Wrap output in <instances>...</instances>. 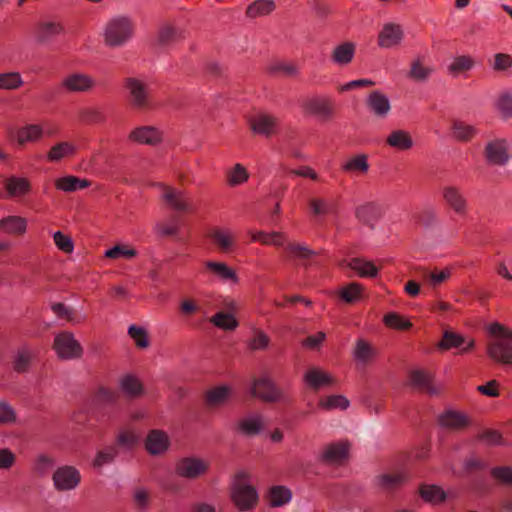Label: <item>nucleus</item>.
I'll use <instances>...</instances> for the list:
<instances>
[{
    "mask_svg": "<svg viewBox=\"0 0 512 512\" xmlns=\"http://www.w3.org/2000/svg\"><path fill=\"white\" fill-rule=\"evenodd\" d=\"M488 331L495 339L488 343L487 355L496 363L512 367V329L494 322Z\"/></svg>",
    "mask_w": 512,
    "mask_h": 512,
    "instance_id": "1",
    "label": "nucleus"
},
{
    "mask_svg": "<svg viewBox=\"0 0 512 512\" xmlns=\"http://www.w3.org/2000/svg\"><path fill=\"white\" fill-rule=\"evenodd\" d=\"M231 499L240 511L253 509L258 503V493L250 483V476L246 472L235 475L231 485Z\"/></svg>",
    "mask_w": 512,
    "mask_h": 512,
    "instance_id": "2",
    "label": "nucleus"
},
{
    "mask_svg": "<svg viewBox=\"0 0 512 512\" xmlns=\"http://www.w3.org/2000/svg\"><path fill=\"white\" fill-rule=\"evenodd\" d=\"M123 88L129 106L135 111H147L152 107L149 84L136 77L124 79Z\"/></svg>",
    "mask_w": 512,
    "mask_h": 512,
    "instance_id": "3",
    "label": "nucleus"
},
{
    "mask_svg": "<svg viewBox=\"0 0 512 512\" xmlns=\"http://www.w3.org/2000/svg\"><path fill=\"white\" fill-rule=\"evenodd\" d=\"M133 33L134 24L129 17H115L105 27L104 41L110 47L121 46L132 37Z\"/></svg>",
    "mask_w": 512,
    "mask_h": 512,
    "instance_id": "4",
    "label": "nucleus"
},
{
    "mask_svg": "<svg viewBox=\"0 0 512 512\" xmlns=\"http://www.w3.org/2000/svg\"><path fill=\"white\" fill-rule=\"evenodd\" d=\"M300 108L305 116L316 117L320 122H328L335 115L334 102L328 96L305 98L301 101Z\"/></svg>",
    "mask_w": 512,
    "mask_h": 512,
    "instance_id": "5",
    "label": "nucleus"
},
{
    "mask_svg": "<svg viewBox=\"0 0 512 512\" xmlns=\"http://www.w3.org/2000/svg\"><path fill=\"white\" fill-rule=\"evenodd\" d=\"M250 394L265 403H276L286 399L284 392L268 376L254 378L250 385Z\"/></svg>",
    "mask_w": 512,
    "mask_h": 512,
    "instance_id": "6",
    "label": "nucleus"
},
{
    "mask_svg": "<svg viewBox=\"0 0 512 512\" xmlns=\"http://www.w3.org/2000/svg\"><path fill=\"white\" fill-rule=\"evenodd\" d=\"M280 124L278 116L267 112L256 113L248 120V126L252 133L264 138L276 135L280 130Z\"/></svg>",
    "mask_w": 512,
    "mask_h": 512,
    "instance_id": "7",
    "label": "nucleus"
},
{
    "mask_svg": "<svg viewBox=\"0 0 512 512\" xmlns=\"http://www.w3.org/2000/svg\"><path fill=\"white\" fill-rule=\"evenodd\" d=\"M53 349L62 360L77 359L83 354L81 344L70 332H62L56 335L53 342Z\"/></svg>",
    "mask_w": 512,
    "mask_h": 512,
    "instance_id": "8",
    "label": "nucleus"
},
{
    "mask_svg": "<svg viewBox=\"0 0 512 512\" xmlns=\"http://www.w3.org/2000/svg\"><path fill=\"white\" fill-rule=\"evenodd\" d=\"M445 206L459 217H466L469 212L468 200L463 191L456 186H445L441 191Z\"/></svg>",
    "mask_w": 512,
    "mask_h": 512,
    "instance_id": "9",
    "label": "nucleus"
},
{
    "mask_svg": "<svg viewBox=\"0 0 512 512\" xmlns=\"http://www.w3.org/2000/svg\"><path fill=\"white\" fill-rule=\"evenodd\" d=\"M208 469V461L197 457L181 458L175 464L176 475L187 479L199 478L205 475Z\"/></svg>",
    "mask_w": 512,
    "mask_h": 512,
    "instance_id": "10",
    "label": "nucleus"
},
{
    "mask_svg": "<svg viewBox=\"0 0 512 512\" xmlns=\"http://www.w3.org/2000/svg\"><path fill=\"white\" fill-rule=\"evenodd\" d=\"M53 483L58 491H68L75 489L80 481V472L73 466H62L59 467L53 473Z\"/></svg>",
    "mask_w": 512,
    "mask_h": 512,
    "instance_id": "11",
    "label": "nucleus"
},
{
    "mask_svg": "<svg viewBox=\"0 0 512 512\" xmlns=\"http://www.w3.org/2000/svg\"><path fill=\"white\" fill-rule=\"evenodd\" d=\"M60 87L70 93H84L95 87V80L88 74L76 72L66 75Z\"/></svg>",
    "mask_w": 512,
    "mask_h": 512,
    "instance_id": "12",
    "label": "nucleus"
},
{
    "mask_svg": "<svg viewBox=\"0 0 512 512\" xmlns=\"http://www.w3.org/2000/svg\"><path fill=\"white\" fill-rule=\"evenodd\" d=\"M485 160L489 165L503 166L509 160L508 143L505 139H494L485 145Z\"/></svg>",
    "mask_w": 512,
    "mask_h": 512,
    "instance_id": "13",
    "label": "nucleus"
},
{
    "mask_svg": "<svg viewBox=\"0 0 512 512\" xmlns=\"http://www.w3.org/2000/svg\"><path fill=\"white\" fill-rule=\"evenodd\" d=\"M36 356L37 350L34 347L28 344L19 346L14 351L12 356L13 371L18 374L27 373L30 370Z\"/></svg>",
    "mask_w": 512,
    "mask_h": 512,
    "instance_id": "14",
    "label": "nucleus"
},
{
    "mask_svg": "<svg viewBox=\"0 0 512 512\" xmlns=\"http://www.w3.org/2000/svg\"><path fill=\"white\" fill-rule=\"evenodd\" d=\"M128 140L140 145L155 146L162 142L163 134L154 126H140L129 133Z\"/></svg>",
    "mask_w": 512,
    "mask_h": 512,
    "instance_id": "15",
    "label": "nucleus"
},
{
    "mask_svg": "<svg viewBox=\"0 0 512 512\" xmlns=\"http://www.w3.org/2000/svg\"><path fill=\"white\" fill-rule=\"evenodd\" d=\"M203 274L220 281L238 283V276L233 268L224 262L207 260L203 263Z\"/></svg>",
    "mask_w": 512,
    "mask_h": 512,
    "instance_id": "16",
    "label": "nucleus"
},
{
    "mask_svg": "<svg viewBox=\"0 0 512 512\" xmlns=\"http://www.w3.org/2000/svg\"><path fill=\"white\" fill-rule=\"evenodd\" d=\"M63 32L64 27L61 22L43 20L36 24L34 28V38L37 43L45 44Z\"/></svg>",
    "mask_w": 512,
    "mask_h": 512,
    "instance_id": "17",
    "label": "nucleus"
},
{
    "mask_svg": "<svg viewBox=\"0 0 512 512\" xmlns=\"http://www.w3.org/2000/svg\"><path fill=\"white\" fill-rule=\"evenodd\" d=\"M341 268L353 270L361 278H375L379 273V268L372 261L364 258H351L340 262Z\"/></svg>",
    "mask_w": 512,
    "mask_h": 512,
    "instance_id": "18",
    "label": "nucleus"
},
{
    "mask_svg": "<svg viewBox=\"0 0 512 512\" xmlns=\"http://www.w3.org/2000/svg\"><path fill=\"white\" fill-rule=\"evenodd\" d=\"M304 382L314 390L330 387L336 384V379L328 372L318 367L309 368L304 376Z\"/></svg>",
    "mask_w": 512,
    "mask_h": 512,
    "instance_id": "19",
    "label": "nucleus"
},
{
    "mask_svg": "<svg viewBox=\"0 0 512 512\" xmlns=\"http://www.w3.org/2000/svg\"><path fill=\"white\" fill-rule=\"evenodd\" d=\"M404 33L399 24L386 23L379 32L378 45L381 48H392L403 40Z\"/></svg>",
    "mask_w": 512,
    "mask_h": 512,
    "instance_id": "20",
    "label": "nucleus"
},
{
    "mask_svg": "<svg viewBox=\"0 0 512 512\" xmlns=\"http://www.w3.org/2000/svg\"><path fill=\"white\" fill-rule=\"evenodd\" d=\"M348 453L347 442L330 443L323 448L320 459L326 464H340L348 457Z\"/></svg>",
    "mask_w": 512,
    "mask_h": 512,
    "instance_id": "21",
    "label": "nucleus"
},
{
    "mask_svg": "<svg viewBox=\"0 0 512 512\" xmlns=\"http://www.w3.org/2000/svg\"><path fill=\"white\" fill-rule=\"evenodd\" d=\"M378 356L377 349L364 338L356 340L352 350V357L354 361L360 365H368L373 362Z\"/></svg>",
    "mask_w": 512,
    "mask_h": 512,
    "instance_id": "22",
    "label": "nucleus"
},
{
    "mask_svg": "<svg viewBox=\"0 0 512 512\" xmlns=\"http://www.w3.org/2000/svg\"><path fill=\"white\" fill-rule=\"evenodd\" d=\"M170 446V440L165 431L151 430L145 440V448L151 455L165 453Z\"/></svg>",
    "mask_w": 512,
    "mask_h": 512,
    "instance_id": "23",
    "label": "nucleus"
},
{
    "mask_svg": "<svg viewBox=\"0 0 512 512\" xmlns=\"http://www.w3.org/2000/svg\"><path fill=\"white\" fill-rule=\"evenodd\" d=\"M45 136V127L40 124H28L17 129L15 139L18 145L37 143Z\"/></svg>",
    "mask_w": 512,
    "mask_h": 512,
    "instance_id": "24",
    "label": "nucleus"
},
{
    "mask_svg": "<svg viewBox=\"0 0 512 512\" xmlns=\"http://www.w3.org/2000/svg\"><path fill=\"white\" fill-rule=\"evenodd\" d=\"M162 199L173 210L182 212L191 210V203L183 191L165 186L162 191Z\"/></svg>",
    "mask_w": 512,
    "mask_h": 512,
    "instance_id": "25",
    "label": "nucleus"
},
{
    "mask_svg": "<svg viewBox=\"0 0 512 512\" xmlns=\"http://www.w3.org/2000/svg\"><path fill=\"white\" fill-rule=\"evenodd\" d=\"M355 216L362 224L374 227L382 217V209L374 202H367L356 208Z\"/></svg>",
    "mask_w": 512,
    "mask_h": 512,
    "instance_id": "26",
    "label": "nucleus"
},
{
    "mask_svg": "<svg viewBox=\"0 0 512 512\" xmlns=\"http://www.w3.org/2000/svg\"><path fill=\"white\" fill-rule=\"evenodd\" d=\"M366 103L370 111L379 118H385L391 110L388 97L377 90L368 95Z\"/></svg>",
    "mask_w": 512,
    "mask_h": 512,
    "instance_id": "27",
    "label": "nucleus"
},
{
    "mask_svg": "<svg viewBox=\"0 0 512 512\" xmlns=\"http://www.w3.org/2000/svg\"><path fill=\"white\" fill-rule=\"evenodd\" d=\"M5 189L10 197L21 198L31 193L32 184L25 177L10 176L5 181Z\"/></svg>",
    "mask_w": 512,
    "mask_h": 512,
    "instance_id": "28",
    "label": "nucleus"
},
{
    "mask_svg": "<svg viewBox=\"0 0 512 512\" xmlns=\"http://www.w3.org/2000/svg\"><path fill=\"white\" fill-rule=\"evenodd\" d=\"M466 343V346L462 348L461 353H466L472 350L475 346L474 339H469L467 342L460 334L446 331L443 334L441 341L438 343V348L441 350H449L452 348H458Z\"/></svg>",
    "mask_w": 512,
    "mask_h": 512,
    "instance_id": "29",
    "label": "nucleus"
},
{
    "mask_svg": "<svg viewBox=\"0 0 512 512\" xmlns=\"http://www.w3.org/2000/svg\"><path fill=\"white\" fill-rule=\"evenodd\" d=\"M0 230L9 235H23L27 231V220L19 215L3 217L0 219Z\"/></svg>",
    "mask_w": 512,
    "mask_h": 512,
    "instance_id": "30",
    "label": "nucleus"
},
{
    "mask_svg": "<svg viewBox=\"0 0 512 512\" xmlns=\"http://www.w3.org/2000/svg\"><path fill=\"white\" fill-rule=\"evenodd\" d=\"M356 52V45L353 42H343L335 46L331 52V60L339 66L350 64Z\"/></svg>",
    "mask_w": 512,
    "mask_h": 512,
    "instance_id": "31",
    "label": "nucleus"
},
{
    "mask_svg": "<svg viewBox=\"0 0 512 512\" xmlns=\"http://www.w3.org/2000/svg\"><path fill=\"white\" fill-rule=\"evenodd\" d=\"M410 382L415 387L427 392L430 395H435L440 392V387H436L433 383V376L423 370H415L410 373Z\"/></svg>",
    "mask_w": 512,
    "mask_h": 512,
    "instance_id": "32",
    "label": "nucleus"
},
{
    "mask_svg": "<svg viewBox=\"0 0 512 512\" xmlns=\"http://www.w3.org/2000/svg\"><path fill=\"white\" fill-rule=\"evenodd\" d=\"M210 237L218 249L224 253L231 251L236 244V236L229 229L216 228L211 232Z\"/></svg>",
    "mask_w": 512,
    "mask_h": 512,
    "instance_id": "33",
    "label": "nucleus"
},
{
    "mask_svg": "<svg viewBox=\"0 0 512 512\" xmlns=\"http://www.w3.org/2000/svg\"><path fill=\"white\" fill-rule=\"evenodd\" d=\"M439 424L445 429L460 430L469 424V419L463 413L447 411L440 415Z\"/></svg>",
    "mask_w": 512,
    "mask_h": 512,
    "instance_id": "34",
    "label": "nucleus"
},
{
    "mask_svg": "<svg viewBox=\"0 0 512 512\" xmlns=\"http://www.w3.org/2000/svg\"><path fill=\"white\" fill-rule=\"evenodd\" d=\"M56 189L63 192H74L77 190H83L88 188L91 183L85 178H79L73 175H67L64 177L57 178L55 180Z\"/></svg>",
    "mask_w": 512,
    "mask_h": 512,
    "instance_id": "35",
    "label": "nucleus"
},
{
    "mask_svg": "<svg viewBox=\"0 0 512 512\" xmlns=\"http://www.w3.org/2000/svg\"><path fill=\"white\" fill-rule=\"evenodd\" d=\"M386 143L396 150L406 151L412 148L413 139L405 130H394L387 136Z\"/></svg>",
    "mask_w": 512,
    "mask_h": 512,
    "instance_id": "36",
    "label": "nucleus"
},
{
    "mask_svg": "<svg viewBox=\"0 0 512 512\" xmlns=\"http://www.w3.org/2000/svg\"><path fill=\"white\" fill-rule=\"evenodd\" d=\"M341 169L343 172L356 174V175H365L369 170V163L367 155L358 154L347 159L342 165Z\"/></svg>",
    "mask_w": 512,
    "mask_h": 512,
    "instance_id": "37",
    "label": "nucleus"
},
{
    "mask_svg": "<svg viewBox=\"0 0 512 512\" xmlns=\"http://www.w3.org/2000/svg\"><path fill=\"white\" fill-rule=\"evenodd\" d=\"M477 134L475 126L461 120H453L451 125V135L459 142H468Z\"/></svg>",
    "mask_w": 512,
    "mask_h": 512,
    "instance_id": "38",
    "label": "nucleus"
},
{
    "mask_svg": "<svg viewBox=\"0 0 512 512\" xmlns=\"http://www.w3.org/2000/svg\"><path fill=\"white\" fill-rule=\"evenodd\" d=\"M408 478L405 472L385 473L376 477V485L383 490H393L402 485Z\"/></svg>",
    "mask_w": 512,
    "mask_h": 512,
    "instance_id": "39",
    "label": "nucleus"
},
{
    "mask_svg": "<svg viewBox=\"0 0 512 512\" xmlns=\"http://www.w3.org/2000/svg\"><path fill=\"white\" fill-rule=\"evenodd\" d=\"M248 234L252 241L260 242L263 245L283 246L286 236L282 232L267 233L264 231H249Z\"/></svg>",
    "mask_w": 512,
    "mask_h": 512,
    "instance_id": "40",
    "label": "nucleus"
},
{
    "mask_svg": "<svg viewBox=\"0 0 512 512\" xmlns=\"http://www.w3.org/2000/svg\"><path fill=\"white\" fill-rule=\"evenodd\" d=\"M264 427L263 418L260 415H253L240 420L237 424L239 432L246 436H254L261 432Z\"/></svg>",
    "mask_w": 512,
    "mask_h": 512,
    "instance_id": "41",
    "label": "nucleus"
},
{
    "mask_svg": "<svg viewBox=\"0 0 512 512\" xmlns=\"http://www.w3.org/2000/svg\"><path fill=\"white\" fill-rule=\"evenodd\" d=\"M475 65V60L470 55H460L455 57L448 65L447 70L450 75L457 77L460 74L471 70Z\"/></svg>",
    "mask_w": 512,
    "mask_h": 512,
    "instance_id": "42",
    "label": "nucleus"
},
{
    "mask_svg": "<svg viewBox=\"0 0 512 512\" xmlns=\"http://www.w3.org/2000/svg\"><path fill=\"white\" fill-rule=\"evenodd\" d=\"M76 152V147L71 142H59L53 145L50 150L47 152V159L50 162H58L65 157H69L74 155Z\"/></svg>",
    "mask_w": 512,
    "mask_h": 512,
    "instance_id": "43",
    "label": "nucleus"
},
{
    "mask_svg": "<svg viewBox=\"0 0 512 512\" xmlns=\"http://www.w3.org/2000/svg\"><path fill=\"white\" fill-rule=\"evenodd\" d=\"M122 392L129 398H138L143 394V385L141 381L133 375H125L120 380Z\"/></svg>",
    "mask_w": 512,
    "mask_h": 512,
    "instance_id": "44",
    "label": "nucleus"
},
{
    "mask_svg": "<svg viewBox=\"0 0 512 512\" xmlns=\"http://www.w3.org/2000/svg\"><path fill=\"white\" fill-rule=\"evenodd\" d=\"M24 84L22 75L18 71H6L0 73V91H15Z\"/></svg>",
    "mask_w": 512,
    "mask_h": 512,
    "instance_id": "45",
    "label": "nucleus"
},
{
    "mask_svg": "<svg viewBox=\"0 0 512 512\" xmlns=\"http://www.w3.org/2000/svg\"><path fill=\"white\" fill-rule=\"evenodd\" d=\"M231 395L232 389L229 386H219L206 393V401L210 406H220L225 404Z\"/></svg>",
    "mask_w": 512,
    "mask_h": 512,
    "instance_id": "46",
    "label": "nucleus"
},
{
    "mask_svg": "<svg viewBox=\"0 0 512 512\" xmlns=\"http://www.w3.org/2000/svg\"><path fill=\"white\" fill-rule=\"evenodd\" d=\"M363 290L364 288L360 283L351 282L339 291V296L345 303L353 304L362 298Z\"/></svg>",
    "mask_w": 512,
    "mask_h": 512,
    "instance_id": "47",
    "label": "nucleus"
},
{
    "mask_svg": "<svg viewBox=\"0 0 512 512\" xmlns=\"http://www.w3.org/2000/svg\"><path fill=\"white\" fill-rule=\"evenodd\" d=\"M275 9V3L272 0H256L247 7L246 14L251 18L265 16Z\"/></svg>",
    "mask_w": 512,
    "mask_h": 512,
    "instance_id": "48",
    "label": "nucleus"
},
{
    "mask_svg": "<svg viewBox=\"0 0 512 512\" xmlns=\"http://www.w3.org/2000/svg\"><path fill=\"white\" fill-rule=\"evenodd\" d=\"M291 497L290 489L285 486H273L269 492V502L272 507H280L287 504Z\"/></svg>",
    "mask_w": 512,
    "mask_h": 512,
    "instance_id": "49",
    "label": "nucleus"
},
{
    "mask_svg": "<svg viewBox=\"0 0 512 512\" xmlns=\"http://www.w3.org/2000/svg\"><path fill=\"white\" fill-rule=\"evenodd\" d=\"M285 252L287 253L289 258L292 259H309L313 255H315V251L311 250L308 246L298 243V242H290L287 243L284 247Z\"/></svg>",
    "mask_w": 512,
    "mask_h": 512,
    "instance_id": "50",
    "label": "nucleus"
},
{
    "mask_svg": "<svg viewBox=\"0 0 512 512\" xmlns=\"http://www.w3.org/2000/svg\"><path fill=\"white\" fill-rule=\"evenodd\" d=\"M419 492L426 502L433 504L441 503L446 498V494L443 489L436 485H422Z\"/></svg>",
    "mask_w": 512,
    "mask_h": 512,
    "instance_id": "51",
    "label": "nucleus"
},
{
    "mask_svg": "<svg viewBox=\"0 0 512 512\" xmlns=\"http://www.w3.org/2000/svg\"><path fill=\"white\" fill-rule=\"evenodd\" d=\"M433 69L425 66L420 59L412 61L408 77L412 80L424 82L432 74Z\"/></svg>",
    "mask_w": 512,
    "mask_h": 512,
    "instance_id": "52",
    "label": "nucleus"
},
{
    "mask_svg": "<svg viewBox=\"0 0 512 512\" xmlns=\"http://www.w3.org/2000/svg\"><path fill=\"white\" fill-rule=\"evenodd\" d=\"M249 179V173L242 164H235L227 173V183L229 186H238L244 184Z\"/></svg>",
    "mask_w": 512,
    "mask_h": 512,
    "instance_id": "53",
    "label": "nucleus"
},
{
    "mask_svg": "<svg viewBox=\"0 0 512 512\" xmlns=\"http://www.w3.org/2000/svg\"><path fill=\"white\" fill-rule=\"evenodd\" d=\"M318 406L324 410L342 409L349 406V401L342 395H330L319 400Z\"/></svg>",
    "mask_w": 512,
    "mask_h": 512,
    "instance_id": "54",
    "label": "nucleus"
},
{
    "mask_svg": "<svg viewBox=\"0 0 512 512\" xmlns=\"http://www.w3.org/2000/svg\"><path fill=\"white\" fill-rule=\"evenodd\" d=\"M118 455V449L115 446H108L97 452L93 466L101 468L104 465L112 463Z\"/></svg>",
    "mask_w": 512,
    "mask_h": 512,
    "instance_id": "55",
    "label": "nucleus"
},
{
    "mask_svg": "<svg viewBox=\"0 0 512 512\" xmlns=\"http://www.w3.org/2000/svg\"><path fill=\"white\" fill-rule=\"evenodd\" d=\"M211 323L223 330H234L238 326L236 318L229 313L218 312L211 318Z\"/></svg>",
    "mask_w": 512,
    "mask_h": 512,
    "instance_id": "56",
    "label": "nucleus"
},
{
    "mask_svg": "<svg viewBox=\"0 0 512 512\" xmlns=\"http://www.w3.org/2000/svg\"><path fill=\"white\" fill-rule=\"evenodd\" d=\"M383 322L387 327L397 330H407L412 326V323L408 319L395 312L386 314L383 318Z\"/></svg>",
    "mask_w": 512,
    "mask_h": 512,
    "instance_id": "57",
    "label": "nucleus"
},
{
    "mask_svg": "<svg viewBox=\"0 0 512 512\" xmlns=\"http://www.w3.org/2000/svg\"><path fill=\"white\" fill-rule=\"evenodd\" d=\"M136 256L137 251L129 245H115L105 252V257L109 259H118L120 257L131 259Z\"/></svg>",
    "mask_w": 512,
    "mask_h": 512,
    "instance_id": "58",
    "label": "nucleus"
},
{
    "mask_svg": "<svg viewBox=\"0 0 512 512\" xmlns=\"http://www.w3.org/2000/svg\"><path fill=\"white\" fill-rule=\"evenodd\" d=\"M128 334L133 339L135 345L138 348L145 349L149 347V337L147 331L144 328L138 327L136 325H131L128 328Z\"/></svg>",
    "mask_w": 512,
    "mask_h": 512,
    "instance_id": "59",
    "label": "nucleus"
},
{
    "mask_svg": "<svg viewBox=\"0 0 512 512\" xmlns=\"http://www.w3.org/2000/svg\"><path fill=\"white\" fill-rule=\"evenodd\" d=\"M181 38V33L171 25H164L160 28L158 41L162 45H168Z\"/></svg>",
    "mask_w": 512,
    "mask_h": 512,
    "instance_id": "60",
    "label": "nucleus"
},
{
    "mask_svg": "<svg viewBox=\"0 0 512 512\" xmlns=\"http://www.w3.org/2000/svg\"><path fill=\"white\" fill-rule=\"evenodd\" d=\"M55 465L53 458L47 455H39L34 462L33 470L36 474L46 475Z\"/></svg>",
    "mask_w": 512,
    "mask_h": 512,
    "instance_id": "61",
    "label": "nucleus"
},
{
    "mask_svg": "<svg viewBox=\"0 0 512 512\" xmlns=\"http://www.w3.org/2000/svg\"><path fill=\"white\" fill-rule=\"evenodd\" d=\"M451 276V269L445 268L443 270H433L424 274V278L432 286H438L441 283L447 281Z\"/></svg>",
    "mask_w": 512,
    "mask_h": 512,
    "instance_id": "62",
    "label": "nucleus"
},
{
    "mask_svg": "<svg viewBox=\"0 0 512 512\" xmlns=\"http://www.w3.org/2000/svg\"><path fill=\"white\" fill-rule=\"evenodd\" d=\"M496 108L503 119L511 118L512 117V95L511 94L501 95L496 102Z\"/></svg>",
    "mask_w": 512,
    "mask_h": 512,
    "instance_id": "63",
    "label": "nucleus"
},
{
    "mask_svg": "<svg viewBox=\"0 0 512 512\" xmlns=\"http://www.w3.org/2000/svg\"><path fill=\"white\" fill-rule=\"evenodd\" d=\"M55 245L59 250L64 253L70 254L74 250V244L70 236L63 234L61 231H57L53 235Z\"/></svg>",
    "mask_w": 512,
    "mask_h": 512,
    "instance_id": "64",
    "label": "nucleus"
}]
</instances>
